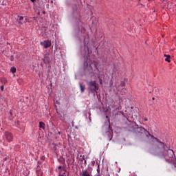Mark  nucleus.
<instances>
[{
  "mask_svg": "<svg viewBox=\"0 0 176 176\" xmlns=\"http://www.w3.org/2000/svg\"><path fill=\"white\" fill-rule=\"evenodd\" d=\"M136 131L138 133H147V134L151 137V140H153V142L152 151L155 156H157L160 159H164L166 163H170L171 164L174 163V160H175L174 151L168 148L166 143L162 142L160 140L157 139V138L151 135L149 131H146L142 126H137Z\"/></svg>",
  "mask_w": 176,
  "mask_h": 176,
  "instance_id": "f257e3e1",
  "label": "nucleus"
},
{
  "mask_svg": "<svg viewBox=\"0 0 176 176\" xmlns=\"http://www.w3.org/2000/svg\"><path fill=\"white\" fill-rule=\"evenodd\" d=\"M84 45V71L88 74H93V75H96L97 72H100V69H98V62L96 60L91 61L90 59L91 50L86 45V40L85 39Z\"/></svg>",
  "mask_w": 176,
  "mask_h": 176,
  "instance_id": "f03ea898",
  "label": "nucleus"
},
{
  "mask_svg": "<svg viewBox=\"0 0 176 176\" xmlns=\"http://www.w3.org/2000/svg\"><path fill=\"white\" fill-rule=\"evenodd\" d=\"M88 89L91 93H97V91L98 90V84H97V82L96 80L94 81H90L88 83Z\"/></svg>",
  "mask_w": 176,
  "mask_h": 176,
  "instance_id": "7ed1b4c3",
  "label": "nucleus"
},
{
  "mask_svg": "<svg viewBox=\"0 0 176 176\" xmlns=\"http://www.w3.org/2000/svg\"><path fill=\"white\" fill-rule=\"evenodd\" d=\"M3 138L7 142H12V141H13V134L10 132H5Z\"/></svg>",
  "mask_w": 176,
  "mask_h": 176,
  "instance_id": "20e7f679",
  "label": "nucleus"
},
{
  "mask_svg": "<svg viewBox=\"0 0 176 176\" xmlns=\"http://www.w3.org/2000/svg\"><path fill=\"white\" fill-rule=\"evenodd\" d=\"M114 93L115 94H116V96L119 97L120 100H122L120 96H124V94H126V89L122 88L121 91H120L118 87V88H116V90L114 91Z\"/></svg>",
  "mask_w": 176,
  "mask_h": 176,
  "instance_id": "39448f33",
  "label": "nucleus"
},
{
  "mask_svg": "<svg viewBox=\"0 0 176 176\" xmlns=\"http://www.w3.org/2000/svg\"><path fill=\"white\" fill-rule=\"evenodd\" d=\"M41 46H44L45 49H47V47H50L52 46V41L47 40L43 42H41Z\"/></svg>",
  "mask_w": 176,
  "mask_h": 176,
  "instance_id": "423d86ee",
  "label": "nucleus"
},
{
  "mask_svg": "<svg viewBox=\"0 0 176 176\" xmlns=\"http://www.w3.org/2000/svg\"><path fill=\"white\" fill-rule=\"evenodd\" d=\"M43 63L45 64H49L50 63V56L49 54H45L43 58Z\"/></svg>",
  "mask_w": 176,
  "mask_h": 176,
  "instance_id": "0eeeda50",
  "label": "nucleus"
},
{
  "mask_svg": "<svg viewBox=\"0 0 176 176\" xmlns=\"http://www.w3.org/2000/svg\"><path fill=\"white\" fill-rule=\"evenodd\" d=\"M80 176H91V172L87 169L82 170Z\"/></svg>",
  "mask_w": 176,
  "mask_h": 176,
  "instance_id": "6e6552de",
  "label": "nucleus"
},
{
  "mask_svg": "<svg viewBox=\"0 0 176 176\" xmlns=\"http://www.w3.org/2000/svg\"><path fill=\"white\" fill-rule=\"evenodd\" d=\"M18 17L19 19H17V21H18V23H19V24H24V23H25L26 19H24L23 16H18Z\"/></svg>",
  "mask_w": 176,
  "mask_h": 176,
  "instance_id": "1a4fd4ad",
  "label": "nucleus"
},
{
  "mask_svg": "<svg viewBox=\"0 0 176 176\" xmlns=\"http://www.w3.org/2000/svg\"><path fill=\"white\" fill-rule=\"evenodd\" d=\"M164 57H166L165 58V61H166L167 63H171V56L167 54H164Z\"/></svg>",
  "mask_w": 176,
  "mask_h": 176,
  "instance_id": "9d476101",
  "label": "nucleus"
},
{
  "mask_svg": "<svg viewBox=\"0 0 176 176\" xmlns=\"http://www.w3.org/2000/svg\"><path fill=\"white\" fill-rule=\"evenodd\" d=\"M155 96L159 97L160 96V88H155Z\"/></svg>",
  "mask_w": 176,
  "mask_h": 176,
  "instance_id": "9b49d317",
  "label": "nucleus"
},
{
  "mask_svg": "<svg viewBox=\"0 0 176 176\" xmlns=\"http://www.w3.org/2000/svg\"><path fill=\"white\" fill-rule=\"evenodd\" d=\"M80 89L81 93H84L85 90V85L80 83Z\"/></svg>",
  "mask_w": 176,
  "mask_h": 176,
  "instance_id": "f8f14e48",
  "label": "nucleus"
},
{
  "mask_svg": "<svg viewBox=\"0 0 176 176\" xmlns=\"http://www.w3.org/2000/svg\"><path fill=\"white\" fill-rule=\"evenodd\" d=\"M39 127L40 129H43V130H45V123L43 122H40Z\"/></svg>",
  "mask_w": 176,
  "mask_h": 176,
  "instance_id": "ddd939ff",
  "label": "nucleus"
},
{
  "mask_svg": "<svg viewBox=\"0 0 176 176\" xmlns=\"http://www.w3.org/2000/svg\"><path fill=\"white\" fill-rule=\"evenodd\" d=\"M16 67H11L10 69V72L12 73V74H16Z\"/></svg>",
  "mask_w": 176,
  "mask_h": 176,
  "instance_id": "4468645a",
  "label": "nucleus"
},
{
  "mask_svg": "<svg viewBox=\"0 0 176 176\" xmlns=\"http://www.w3.org/2000/svg\"><path fill=\"white\" fill-rule=\"evenodd\" d=\"M120 86H122V87H124V86H126V82L122 81V82H120Z\"/></svg>",
  "mask_w": 176,
  "mask_h": 176,
  "instance_id": "2eb2a0df",
  "label": "nucleus"
},
{
  "mask_svg": "<svg viewBox=\"0 0 176 176\" xmlns=\"http://www.w3.org/2000/svg\"><path fill=\"white\" fill-rule=\"evenodd\" d=\"M64 172L61 174L60 173L58 176H67V174L65 173V170H63Z\"/></svg>",
  "mask_w": 176,
  "mask_h": 176,
  "instance_id": "dca6fc26",
  "label": "nucleus"
},
{
  "mask_svg": "<svg viewBox=\"0 0 176 176\" xmlns=\"http://www.w3.org/2000/svg\"><path fill=\"white\" fill-rule=\"evenodd\" d=\"M98 79H99L100 85H102V79L101 78V77L98 76Z\"/></svg>",
  "mask_w": 176,
  "mask_h": 176,
  "instance_id": "f3484780",
  "label": "nucleus"
},
{
  "mask_svg": "<svg viewBox=\"0 0 176 176\" xmlns=\"http://www.w3.org/2000/svg\"><path fill=\"white\" fill-rule=\"evenodd\" d=\"M82 159H83V160H85L84 164H85V165L87 164V161H86V160L85 159V157H83Z\"/></svg>",
  "mask_w": 176,
  "mask_h": 176,
  "instance_id": "a211bd4d",
  "label": "nucleus"
},
{
  "mask_svg": "<svg viewBox=\"0 0 176 176\" xmlns=\"http://www.w3.org/2000/svg\"><path fill=\"white\" fill-rule=\"evenodd\" d=\"M113 86V82L111 80L110 81V87H112Z\"/></svg>",
  "mask_w": 176,
  "mask_h": 176,
  "instance_id": "6ab92c4d",
  "label": "nucleus"
},
{
  "mask_svg": "<svg viewBox=\"0 0 176 176\" xmlns=\"http://www.w3.org/2000/svg\"><path fill=\"white\" fill-rule=\"evenodd\" d=\"M117 71H118V68L114 67V69H113V72L115 73V72H116Z\"/></svg>",
  "mask_w": 176,
  "mask_h": 176,
  "instance_id": "aec40b11",
  "label": "nucleus"
},
{
  "mask_svg": "<svg viewBox=\"0 0 176 176\" xmlns=\"http://www.w3.org/2000/svg\"><path fill=\"white\" fill-rule=\"evenodd\" d=\"M92 166H94L96 164V161H91Z\"/></svg>",
  "mask_w": 176,
  "mask_h": 176,
  "instance_id": "412c9836",
  "label": "nucleus"
},
{
  "mask_svg": "<svg viewBox=\"0 0 176 176\" xmlns=\"http://www.w3.org/2000/svg\"><path fill=\"white\" fill-rule=\"evenodd\" d=\"M97 171H98V174L97 175V176H101V175H100V169H97Z\"/></svg>",
  "mask_w": 176,
  "mask_h": 176,
  "instance_id": "4be33fe9",
  "label": "nucleus"
},
{
  "mask_svg": "<svg viewBox=\"0 0 176 176\" xmlns=\"http://www.w3.org/2000/svg\"><path fill=\"white\" fill-rule=\"evenodd\" d=\"M63 168V166H59L58 167V170H61Z\"/></svg>",
  "mask_w": 176,
  "mask_h": 176,
  "instance_id": "5701e85b",
  "label": "nucleus"
},
{
  "mask_svg": "<svg viewBox=\"0 0 176 176\" xmlns=\"http://www.w3.org/2000/svg\"><path fill=\"white\" fill-rule=\"evenodd\" d=\"M85 28H83L81 29V32H85Z\"/></svg>",
  "mask_w": 176,
  "mask_h": 176,
  "instance_id": "b1692460",
  "label": "nucleus"
},
{
  "mask_svg": "<svg viewBox=\"0 0 176 176\" xmlns=\"http://www.w3.org/2000/svg\"><path fill=\"white\" fill-rule=\"evenodd\" d=\"M1 91H3L4 86L2 85V86L1 87Z\"/></svg>",
  "mask_w": 176,
  "mask_h": 176,
  "instance_id": "393cba45",
  "label": "nucleus"
},
{
  "mask_svg": "<svg viewBox=\"0 0 176 176\" xmlns=\"http://www.w3.org/2000/svg\"><path fill=\"white\" fill-rule=\"evenodd\" d=\"M144 121H145V122H148V118H144Z\"/></svg>",
  "mask_w": 176,
  "mask_h": 176,
  "instance_id": "a878e982",
  "label": "nucleus"
},
{
  "mask_svg": "<svg viewBox=\"0 0 176 176\" xmlns=\"http://www.w3.org/2000/svg\"><path fill=\"white\" fill-rule=\"evenodd\" d=\"M106 119H109V116H106Z\"/></svg>",
  "mask_w": 176,
  "mask_h": 176,
  "instance_id": "bb28decb",
  "label": "nucleus"
},
{
  "mask_svg": "<svg viewBox=\"0 0 176 176\" xmlns=\"http://www.w3.org/2000/svg\"><path fill=\"white\" fill-rule=\"evenodd\" d=\"M11 61H13V57L11 56Z\"/></svg>",
  "mask_w": 176,
  "mask_h": 176,
  "instance_id": "cd10ccee",
  "label": "nucleus"
},
{
  "mask_svg": "<svg viewBox=\"0 0 176 176\" xmlns=\"http://www.w3.org/2000/svg\"><path fill=\"white\" fill-rule=\"evenodd\" d=\"M16 148H20L19 145L16 146Z\"/></svg>",
  "mask_w": 176,
  "mask_h": 176,
  "instance_id": "c85d7f7f",
  "label": "nucleus"
},
{
  "mask_svg": "<svg viewBox=\"0 0 176 176\" xmlns=\"http://www.w3.org/2000/svg\"><path fill=\"white\" fill-rule=\"evenodd\" d=\"M56 104H60V102H58V101H56Z\"/></svg>",
  "mask_w": 176,
  "mask_h": 176,
  "instance_id": "c756f323",
  "label": "nucleus"
},
{
  "mask_svg": "<svg viewBox=\"0 0 176 176\" xmlns=\"http://www.w3.org/2000/svg\"><path fill=\"white\" fill-rule=\"evenodd\" d=\"M32 1V2H35V0H31Z\"/></svg>",
  "mask_w": 176,
  "mask_h": 176,
  "instance_id": "7c9ffc66",
  "label": "nucleus"
},
{
  "mask_svg": "<svg viewBox=\"0 0 176 176\" xmlns=\"http://www.w3.org/2000/svg\"><path fill=\"white\" fill-rule=\"evenodd\" d=\"M111 140H112V138H109V141H111Z\"/></svg>",
  "mask_w": 176,
  "mask_h": 176,
  "instance_id": "2f4dec72",
  "label": "nucleus"
},
{
  "mask_svg": "<svg viewBox=\"0 0 176 176\" xmlns=\"http://www.w3.org/2000/svg\"><path fill=\"white\" fill-rule=\"evenodd\" d=\"M43 13L45 14V11H43Z\"/></svg>",
  "mask_w": 176,
  "mask_h": 176,
  "instance_id": "473e14b6",
  "label": "nucleus"
},
{
  "mask_svg": "<svg viewBox=\"0 0 176 176\" xmlns=\"http://www.w3.org/2000/svg\"><path fill=\"white\" fill-rule=\"evenodd\" d=\"M106 112H108V109L106 110Z\"/></svg>",
  "mask_w": 176,
  "mask_h": 176,
  "instance_id": "72a5a7b5",
  "label": "nucleus"
},
{
  "mask_svg": "<svg viewBox=\"0 0 176 176\" xmlns=\"http://www.w3.org/2000/svg\"><path fill=\"white\" fill-rule=\"evenodd\" d=\"M153 100H155V98H153Z\"/></svg>",
  "mask_w": 176,
  "mask_h": 176,
  "instance_id": "f704fd0d",
  "label": "nucleus"
},
{
  "mask_svg": "<svg viewBox=\"0 0 176 176\" xmlns=\"http://www.w3.org/2000/svg\"><path fill=\"white\" fill-rule=\"evenodd\" d=\"M109 123V119H108Z\"/></svg>",
  "mask_w": 176,
  "mask_h": 176,
  "instance_id": "c9c22d12",
  "label": "nucleus"
},
{
  "mask_svg": "<svg viewBox=\"0 0 176 176\" xmlns=\"http://www.w3.org/2000/svg\"><path fill=\"white\" fill-rule=\"evenodd\" d=\"M175 167H176V164H175Z\"/></svg>",
  "mask_w": 176,
  "mask_h": 176,
  "instance_id": "e433bc0d",
  "label": "nucleus"
}]
</instances>
